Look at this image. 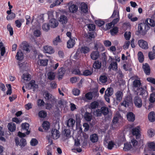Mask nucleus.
<instances>
[{"instance_id":"nucleus-58","label":"nucleus","mask_w":155,"mask_h":155,"mask_svg":"<svg viewBox=\"0 0 155 155\" xmlns=\"http://www.w3.org/2000/svg\"><path fill=\"white\" fill-rule=\"evenodd\" d=\"M41 34V32L38 29L35 30L34 31V35L36 37L40 36Z\"/></svg>"},{"instance_id":"nucleus-28","label":"nucleus","mask_w":155,"mask_h":155,"mask_svg":"<svg viewBox=\"0 0 155 155\" xmlns=\"http://www.w3.org/2000/svg\"><path fill=\"white\" fill-rule=\"evenodd\" d=\"M149 120L151 122H153L155 120V114L154 112H150L148 115Z\"/></svg>"},{"instance_id":"nucleus-50","label":"nucleus","mask_w":155,"mask_h":155,"mask_svg":"<svg viewBox=\"0 0 155 155\" xmlns=\"http://www.w3.org/2000/svg\"><path fill=\"white\" fill-rule=\"evenodd\" d=\"M85 97L87 100H91L93 97V93L91 92L87 93L85 94Z\"/></svg>"},{"instance_id":"nucleus-48","label":"nucleus","mask_w":155,"mask_h":155,"mask_svg":"<svg viewBox=\"0 0 155 155\" xmlns=\"http://www.w3.org/2000/svg\"><path fill=\"white\" fill-rule=\"evenodd\" d=\"M119 18V12L116 9H114L112 15L110 17L111 18Z\"/></svg>"},{"instance_id":"nucleus-53","label":"nucleus","mask_w":155,"mask_h":155,"mask_svg":"<svg viewBox=\"0 0 155 155\" xmlns=\"http://www.w3.org/2000/svg\"><path fill=\"white\" fill-rule=\"evenodd\" d=\"M38 115L40 117L44 118L46 116L47 113L45 111L42 110L38 112Z\"/></svg>"},{"instance_id":"nucleus-1","label":"nucleus","mask_w":155,"mask_h":155,"mask_svg":"<svg viewBox=\"0 0 155 155\" xmlns=\"http://www.w3.org/2000/svg\"><path fill=\"white\" fill-rule=\"evenodd\" d=\"M95 51L91 52L90 54L91 58L93 60H96L100 56V51H102L105 50L103 45L100 43H97L94 44V48Z\"/></svg>"},{"instance_id":"nucleus-47","label":"nucleus","mask_w":155,"mask_h":155,"mask_svg":"<svg viewBox=\"0 0 155 155\" xmlns=\"http://www.w3.org/2000/svg\"><path fill=\"white\" fill-rule=\"evenodd\" d=\"M118 31V28L117 27H114L112 29L110 30V32L112 35H114L117 34Z\"/></svg>"},{"instance_id":"nucleus-9","label":"nucleus","mask_w":155,"mask_h":155,"mask_svg":"<svg viewBox=\"0 0 155 155\" xmlns=\"http://www.w3.org/2000/svg\"><path fill=\"white\" fill-rule=\"evenodd\" d=\"M51 138L55 140L59 138L60 136L59 131L56 129H52L51 131Z\"/></svg>"},{"instance_id":"nucleus-43","label":"nucleus","mask_w":155,"mask_h":155,"mask_svg":"<svg viewBox=\"0 0 155 155\" xmlns=\"http://www.w3.org/2000/svg\"><path fill=\"white\" fill-rule=\"evenodd\" d=\"M113 89L112 87H109L107 89L105 92V94L111 96L113 94Z\"/></svg>"},{"instance_id":"nucleus-56","label":"nucleus","mask_w":155,"mask_h":155,"mask_svg":"<svg viewBox=\"0 0 155 155\" xmlns=\"http://www.w3.org/2000/svg\"><path fill=\"white\" fill-rule=\"evenodd\" d=\"M15 17V14L12 12V14L7 16V18L8 20H11L14 18Z\"/></svg>"},{"instance_id":"nucleus-14","label":"nucleus","mask_w":155,"mask_h":155,"mask_svg":"<svg viewBox=\"0 0 155 155\" xmlns=\"http://www.w3.org/2000/svg\"><path fill=\"white\" fill-rule=\"evenodd\" d=\"M143 68L145 73L147 75H149L150 73V69L149 65L145 63L143 65Z\"/></svg>"},{"instance_id":"nucleus-40","label":"nucleus","mask_w":155,"mask_h":155,"mask_svg":"<svg viewBox=\"0 0 155 155\" xmlns=\"http://www.w3.org/2000/svg\"><path fill=\"white\" fill-rule=\"evenodd\" d=\"M147 20L148 23H147L149 26L152 27H154L155 26V21L153 20L151 18H147L146 20Z\"/></svg>"},{"instance_id":"nucleus-10","label":"nucleus","mask_w":155,"mask_h":155,"mask_svg":"<svg viewBox=\"0 0 155 155\" xmlns=\"http://www.w3.org/2000/svg\"><path fill=\"white\" fill-rule=\"evenodd\" d=\"M66 71V70L64 68L61 67L60 69H59L58 71V79L59 80L61 79Z\"/></svg>"},{"instance_id":"nucleus-39","label":"nucleus","mask_w":155,"mask_h":155,"mask_svg":"<svg viewBox=\"0 0 155 155\" xmlns=\"http://www.w3.org/2000/svg\"><path fill=\"white\" fill-rule=\"evenodd\" d=\"M99 105L98 102L96 101L91 102L90 105V107L91 109H94L97 108Z\"/></svg>"},{"instance_id":"nucleus-62","label":"nucleus","mask_w":155,"mask_h":155,"mask_svg":"<svg viewBox=\"0 0 155 155\" xmlns=\"http://www.w3.org/2000/svg\"><path fill=\"white\" fill-rule=\"evenodd\" d=\"M149 101L151 103H154L155 101V94H152L150 95Z\"/></svg>"},{"instance_id":"nucleus-61","label":"nucleus","mask_w":155,"mask_h":155,"mask_svg":"<svg viewBox=\"0 0 155 155\" xmlns=\"http://www.w3.org/2000/svg\"><path fill=\"white\" fill-rule=\"evenodd\" d=\"M37 104L38 106L41 107L43 106L45 103L43 100L39 99L37 101Z\"/></svg>"},{"instance_id":"nucleus-25","label":"nucleus","mask_w":155,"mask_h":155,"mask_svg":"<svg viewBox=\"0 0 155 155\" xmlns=\"http://www.w3.org/2000/svg\"><path fill=\"white\" fill-rule=\"evenodd\" d=\"M93 66L95 69H99L101 66V62L99 61H95L93 63Z\"/></svg>"},{"instance_id":"nucleus-18","label":"nucleus","mask_w":155,"mask_h":155,"mask_svg":"<svg viewBox=\"0 0 155 155\" xmlns=\"http://www.w3.org/2000/svg\"><path fill=\"white\" fill-rule=\"evenodd\" d=\"M69 9L70 12L75 13L78 11V7L75 4H71L69 7Z\"/></svg>"},{"instance_id":"nucleus-21","label":"nucleus","mask_w":155,"mask_h":155,"mask_svg":"<svg viewBox=\"0 0 155 155\" xmlns=\"http://www.w3.org/2000/svg\"><path fill=\"white\" fill-rule=\"evenodd\" d=\"M109 69L113 70H116L117 68V64L116 61H114L111 62L109 66Z\"/></svg>"},{"instance_id":"nucleus-52","label":"nucleus","mask_w":155,"mask_h":155,"mask_svg":"<svg viewBox=\"0 0 155 155\" xmlns=\"http://www.w3.org/2000/svg\"><path fill=\"white\" fill-rule=\"evenodd\" d=\"M26 144V141L25 139L22 138L20 140L19 146L21 148H23L25 147Z\"/></svg>"},{"instance_id":"nucleus-33","label":"nucleus","mask_w":155,"mask_h":155,"mask_svg":"<svg viewBox=\"0 0 155 155\" xmlns=\"http://www.w3.org/2000/svg\"><path fill=\"white\" fill-rule=\"evenodd\" d=\"M138 59L140 63L143 62L144 60V56L142 52L141 51L138 52Z\"/></svg>"},{"instance_id":"nucleus-26","label":"nucleus","mask_w":155,"mask_h":155,"mask_svg":"<svg viewBox=\"0 0 155 155\" xmlns=\"http://www.w3.org/2000/svg\"><path fill=\"white\" fill-rule=\"evenodd\" d=\"M141 85V83L140 80L136 79L133 82V86L134 89V88L136 89L137 88L139 87Z\"/></svg>"},{"instance_id":"nucleus-55","label":"nucleus","mask_w":155,"mask_h":155,"mask_svg":"<svg viewBox=\"0 0 155 155\" xmlns=\"http://www.w3.org/2000/svg\"><path fill=\"white\" fill-rule=\"evenodd\" d=\"M22 78L24 80L27 81H29L31 79L30 75L29 74H23L22 76Z\"/></svg>"},{"instance_id":"nucleus-46","label":"nucleus","mask_w":155,"mask_h":155,"mask_svg":"<svg viewBox=\"0 0 155 155\" xmlns=\"http://www.w3.org/2000/svg\"><path fill=\"white\" fill-rule=\"evenodd\" d=\"M48 60L47 59H39L38 62L40 63L41 65L43 66H46L48 63Z\"/></svg>"},{"instance_id":"nucleus-64","label":"nucleus","mask_w":155,"mask_h":155,"mask_svg":"<svg viewBox=\"0 0 155 155\" xmlns=\"http://www.w3.org/2000/svg\"><path fill=\"white\" fill-rule=\"evenodd\" d=\"M147 80L149 82L155 84V79L152 77H149L147 78Z\"/></svg>"},{"instance_id":"nucleus-42","label":"nucleus","mask_w":155,"mask_h":155,"mask_svg":"<svg viewBox=\"0 0 155 155\" xmlns=\"http://www.w3.org/2000/svg\"><path fill=\"white\" fill-rule=\"evenodd\" d=\"M61 42L59 36L58 35L53 40V44L54 45H57L58 44Z\"/></svg>"},{"instance_id":"nucleus-5","label":"nucleus","mask_w":155,"mask_h":155,"mask_svg":"<svg viewBox=\"0 0 155 155\" xmlns=\"http://www.w3.org/2000/svg\"><path fill=\"white\" fill-rule=\"evenodd\" d=\"M132 102L131 97L129 96H127L122 103L121 105L124 106L125 107H129Z\"/></svg>"},{"instance_id":"nucleus-15","label":"nucleus","mask_w":155,"mask_h":155,"mask_svg":"<svg viewBox=\"0 0 155 155\" xmlns=\"http://www.w3.org/2000/svg\"><path fill=\"white\" fill-rule=\"evenodd\" d=\"M134 91H135V94L137 95H143L145 92V90L142 87H138L135 89L134 88Z\"/></svg>"},{"instance_id":"nucleus-63","label":"nucleus","mask_w":155,"mask_h":155,"mask_svg":"<svg viewBox=\"0 0 155 155\" xmlns=\"http://www.w3.org/2000/svg\"><path fill=\"white\" fill-rule=\"evenodd\" d=\"M124 36L126 40H129L131 36V33L130 32H126L125 33Z\"/></svg>"},{"instance_id":"nucleus-38","label":"nucleus","mask_w":155,"mask_h":155,"mask_svg":"<svg viewBox=\"0 0 155 155\" xmlns=\"http://www.w3.org/2000/svg\"><path fill=\"white\" fill-rule=\"evenodd\" d=\"M50 25L49 23H44L43 24L42 28L44 31H47L50 29Z\"/></svg>"},{"instance_id":"nucleus-20","label":"nucleus","mask_w":155,"mask_h":155,"mask_svg":"<svg viewBox=\"0 0 155 155\" xmlns=\"http://www.w3.org/2000/svg\"><path fill=\"white\" fill-rule=\"evenodd\" d=\"M7 127L8 130L11 132L14 131L16 129V125L13 123L11 122L9 123Z\"/></svg>"},{"instance_id":"nucleus-36","label":"nucleus","mask_w":155,"mask_h":155,"mask_svg":"<svg viewBox=\"0 0 155 155\" xmlns=\"http://www.w3.org/2000/svg\"><path fill=\"white\" fill-rule=\"evenodd\" d=\"M115 95L117 100L120 101L122 97L123 93L120 91H118L116 93Z\"/></svg>"},{"instance_id":"nucleus-12","label":"nucleus","mask_w":155,"mask_h":155,"mask_svg":"<svg viewBox=\"0 0 155 155\" xmlns=\"http://www.w3.org/2000/svg\"><path fill=\"white\" fill-rule=\"evenodd\" d=\"M75 38L73 37L72 39H70L67 42V47L68 48H72L75 44Z\"/></svg>"},{"instance_id":"nucleus-51","label":"nucleus","mask_w":155,"mask_h":155,"mask_svg":"<svg viewBox=\"0 0 155 155\" xmlns=\"http://www.w3.org/2000/svg\"><path fill=\"white\" fill-rule=\"evenodd\" d=\"M95 22L96 25L99 27L102 26L105 23L104 21L100 19L95 20Z\"/></svg>"},{"instance_id":"nucleus-16","label":"nucleus","mask_w":155,"mask_h":155,"mask_svg":"<svg viewBox=\"0 0 155 155\" xmlns=\"http://www.w3.org/2000/svg\"><path fill=\"white\" fill-rule=\"evenodd\" d=\"M49 24L51 28H54L57 27L58 22L54 18H51L50 20Z\"/></svg>"},{"instance_id":"nucleus-35","label":"nucleus","mask_w":155,"mask_h":155,"mask_svg":"<svg viewBox=\"0 0 155 155\" xmlns=\"http://www.w3.org/2000/svg\"><path fill=\"white\" fill-rule=\"evenodd\" d=\"M101 109L102 113L104 115H107L109 112V108L103 106L102 107Z\"/></svg>"},{"instance_id":"nucleus-4","label":"nucleus","mask_w":155,"mask_h":155,"mask_svg":"<svg viewBox=\"0 0 155 155\" xmlns=\"http://www.w3.org/2000/svg\"><path fill=\"white\" fill-rule=\"evenodd\" d=\"M28 87L30 89H33V91H35L38 88V85L35 84V81L34 80H31L28 84Z\"/></svg>"},{"instance_id":"nucleus-22","label":"nucleus","mask_w":155,"mask_h":155,"mask_svg":"<svg viewBox=\"0 0 155 155\" xmlns=\"http://www.w3.org/2000/svg\"><path fill=\"white\" fill-rule=\"evenodd\" d=\"M148 57L150 60H152L155 58V45L153 47L152 51L149 52Z\"/></svg>"},{"instance_id":"nucleus-8","label":"nucleus","mask_w":155,"mask_h":155,"mask_svg":"<svg viewBox=\"0 0 155 155\" xmlns=\"http://www.w3.org/2000/svg\"><path fill=\"white\" fill-rule=\"evenodd\" d=\"M45 101L47 102L51 101L52 102L54 101V98H52V95L47 91L45 92L44 94Z\"/></svg>"},{"instance_id":"nucleus-45","label":"nucleus","mask_w":155,"mask_h":155,"mask_svg":"<svg viewBox=\"0 0 155 155\" xmlns=\"http://www.w3.org/2000/svg\"><path fill=\"white\" fill-rule=\"evenodd\" d=\"M47 76L49 80H53L54 79L55 75L54 72L51 71L48 72Z\"/></svg>"},{"instance_id":"nucleus-3","label":"nucleus","mask_w":155,"mask_h":155,"mask_svg":"<svg viewBox=\"0 0 155 155\" xmlns=\"http://www.w3.org/2000/svg\"><path fill=\"white\" fill-rule=\"evenodd\" d=\"M141 128L140 126L133 128L131 130V133L133 136L136 137L137 139H139L141 136Z\"/></svg>"},{"instance_id":"nucleus-49","label":"nucleus","mask_w":155,"mask_h":155,"mask_svg":"<svg viewBox=\"0 0 155 155\" xmlns=\"http://www.w3.org/2000/svg\"><path fill=\"white\" fill-rule=\"evenodd\" d=\"M92 71H91L87 69L83 71V74H82V75L84 76H90L92 74Z\"/></svg>"},{"instance_id":"nucleus-60","label":"nucleus","mask_w":155,"mask_h":155,"mask_svg":"<svg viewBox=\"0 0 155 155\" xmlns=\"http://www.w3.org/2000/svg\"><path fill=\"white\" fill-rule=\"evenodd\" d=\"M148 147L153 151H155V143L153 142L149 143L148 144Z\"/></svg>"},{"instance_id":"nucleus-17","label":"nucleus","mask_w":155,"mask_h":155,"mask_svg":"<svg viewBox=\"0 0 155 155\" xmlns=\"http://www.w3.org/2000/svg\"><path fill=\"white\" fill-rule=\"evenodd\" d=\"M127 120L130 122H134L135 120V115L132 112H129L127 115Z\"/></svg>"},{"instance_id":"nucleus-11","label":"nucleus","mask_w":155,"mask_h":155,"mask_svg":"<svg viewBox=\"0 0 155 155\" xmlns=\"http://www.w3.org/2000/svg\"><path fill=\"white\" fill-rule=\"evenodd\" d=\"M43 49L45 53L49 54H53L54 52V49L51 46H45L43 47Z\"/></svg>"},{"instance_id":"nucleus-31","label":"nucleus","mask_w":155,"mask_h":155,"mask_svg":"<svg viewBox=\"0 0 155 155\" xmlns=\"http://www.w3.org/2000/svg\"><path fill=\"white\" fill-rule=\"evenodd\" d=\"M15 58L18 60H22L24 58L23 53L21 51H18L17 53Z\"/></svg>"},{"instance_id":"nucleus-27","label":"nucleus","mask_w":155,"mask_h":155,"mask_svg":"<svg viewBox=\"0 0 155 155\" xmlns=\"http://www.w3.org/2000/svg\"><path fill=\"white\" fill-rule=\"evenodd\" d=\"M90 49L89 47L86 46H84L82 47L80 50L81 53L86 54L89 52Z\"/></svg>"},{"instance_id":"nucleus-13","label":"nucleus","mask_w":155,"mask_h":155,"mask_svg":"<svg viewBox=\"0 0 155 155\" xmlns=\"http://www.w3.org/2000/svg\"><path fill=\"white\" fill-rule=\"evenodd\" d=\"M29 127V125L28 123H22L21 124V128L23 130L26 131L25 134L27 135H28L30 133V130L28 129Z\"/></svg>"},{"instance_id":"nucleus-19","label":"nucleus","mask_w":155,"mask_h":155,"mask_svg":"<svg viewBox=\"0 0 155 155\" xmlns=\"http://www.w3.org/2000/svg\"><path fill=\"white\" fill-rule=\"evenodd\" d=\"M107 81V78L105 75H101L100 77L99 83L100 84H104Z\"/></svg>"},{"instance_id":"nucleus-44","label":"nucleus","mask_w":155,"mask_h":155,"mask_svg":"<svg viewBox=\"0 0 155 155\" xmlns=\"http://www.w3.org/2000/svg\"><path fill=\"white\" fill-rule=\"evenodd\" d=\"M50 123L47 121H44L42 124L43 128L45 130H48L50 128Z\"/></svg>"},{"instance_id":"nucleus-2","label":"nucleus","mask_w":155,"mask_h":155,"mask_svg":"<svg viewBox=\"0 0 155 155\" xmlns=\"http://www.w3.org/2000/svg\"><path fill=\"white\" fill-rule=\"evenodd\" d=\"M147 23H148L147 20H145L144 23H141L138 25V30L136 33L137 35H145L150 28Z\"/></svg>"},{"instance_id":"nucleus-59","label":"nucleus","mask_w":155,"mask_h":155,"mask_svg":"<svg viewBox=\"0 0 155 155\" xmlns=\"http://www.w3.org/2000/svg\"><path fill=\"white\" fill-rule=\"evenodd\" d=\"M30 144L32 146H35L36 145L38 141L37 139L35 138H32L30 141Z\"/></svg>"},{"instance_id":"nucleus-37","label":"nucleus","mask_w":155,"mask_h":155,"mask_svg":"<svg viewBox=\"0 0 155 155\" xmlns=\"http://www.w3.org/2000/svg\"><path fill=\"white\" fill-rule=\"evenodd\" d=\"M22 49L24 50H25L27 51H29V45L25 41L22 42Z\"/></svg>"},{"instance_id":"nucleus-34","label":"nucleus","mask_w":155,"mask_h":155,"mask_svg":"<svg viewBox=\"0 0 155 155\" xmlns=\"http://www.w3.org/2000/svg\"><path fill=\"white\" fill-rule=\"evenodd\" d=\"M132 147L130 142H127L124 144L123 149L125 151H127L130 150Z\"/></svg>"},{"instance_id":"nucleus-6","label":"nucleus","mask_w":155,"mask_h":155,"mask_svg":"<svg viewBox=\"0 0 155 155\" xmlns=\"http://www.w3.org/2000/svg\"><path fill=\"white\" fill-rule=\"evenodd\" d=\"M134 102L136 106L137 107L140 108L142 107V103L141 99L138 96L135 97Z\"/></svg>"},{"instance_id":"nucleus-54","label":"nucleus","mask_w":155,"mask_h":155,"mask_svg":"<svg viewBox=\"0 0 155 155\" xmlns=\"http://www.w3.org/2000/svg\"><path fill=\"white\" fill-rule=\"evenodd\" d=\"M7 29L9 32L10 35L11 36L13 34V29L10 24H8L7 25Z\"/></svg>"},{"instance_id":"nucleus-24","label":"nucleus","mask_w":155,"mask_h":155,"mask_svg":"<svg viewBox=\"0 0 155 155\" xmlns=\"http://www.w3.org/2000/svg\"><path fill=\"white\" fill-rule=\"evenodd\" d=\"M101 59L103 63V66H106L107 64V57L105 52L102 53L101 54Z\"/></svg>"},{"instance_id":"nucleus-57","label":"nucleus","mask_w":155,"mask_h":155,"mask_svg":"<svg viewBox=\"0 0 155 155\" xmlns=\"http://www.w3.org/2000/svg\"><path fill=\"white\" fill-rule=\"evenodd\" d=\"M115 145L114 143L112 141H109L107 144V148L109 150H111Z\"/></svg>"},{"instance_id":"nucleus-32","label":"nucleus","mask_w":155,"mask_h":155,"mask_svg":"<svg viewBox=\"0 0 155 155\" xmlns=\"http://www.w3.org/2000/svg\"><path fill=\"white\" fill-rule=\"evenodd\" d=\"M75 120L72 118H69L67 121V125L69 127H72L75 123Z\"/></svg>"},{"instance_id":"nucleus-30","label":"nucleus","mask_w":155,"mask_h":155,"mask_svg":"<svg viewBox=\"0 0 155 155\" xmlns=\"http://www.w3.org/2000/svg\"><path fill=\"white\" fill-rule=\"evenodd\" d=\"M68 20L67 17L64 15H61L59 20L60 22L62 24H66Z\"/></svg>"},{"instance_id":"nucleus-41","label":"nucleus","mask_w":155,"mask_h":155,"mask_svg":"<svg viewBox=\"0 0 155 155\" xmlns=\"http://www.w3.org/2000/svg\"><path fill=\"white\" fill-rule=\"evenodd\" d=\"M84 118L86 121H90L92 119V116L89 113L86 112L84 115Z\"/></svg>"},{"instance_id":"nucleus-7","label":"nucleus","mask_w":155,"mask_h":155,"mask_svg":"<svg viewBox=\"0 0 155 155\" xmlns=\"http://www.w3.org/2000/svg\"><path fill=\"white\" fill-rule=\"evenodd\" d=\"M138 43L139 46L143 49H147L149 48L147 42L143 40H139Z\"/></svg>"},{"instance_id":"nucleus-23","label":"nucleus","mask_w":155,"mask_h":155,"mask_svg":"<svg viewBox=\"0 0 155 155\" xmlns=\"http://www.w3.org/2000/svg\"><path fill=\"white\" fill-rule=\"evenodd\" d=\"M81 9V12L84 13H87L88 12L87 6L84 2L82 3Z\"/></svg>"},{"instance_id":"nucleus-29","label":"nucleus","mask_w":155,"mask_h":155,"mask_svg":"<svg viewBox=\"0 0 155 155\" xmlns=\"http://www.w3.org/2000/svg\"><path fill=\"white\" fill-rule=\"evenodd\" d=\"M90 139L92 143H95L97 141L98 137L97 134H93L91 135Z\"/></svg>"}]
</instances>
